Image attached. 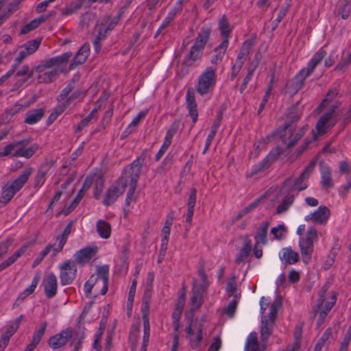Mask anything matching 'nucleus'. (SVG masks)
I'll return each mask as SVG.
<instances>
[{
    "mask_svg": "<svg viewBox=\"0 0 351 351\" xmlns=\"http://www.w3.org/2000/svg\"><path fill=\"white\" fill-rule=\"evenodd\" d=\"M302 115V109L299 104L292 106L288 110L287 119L282 129L280 130V138L287 149H291L295 145L297 142L303 136L308 130V126H303L298 132L293 134L296 128V122Z\"/></svg>",
    "mask_w": 351,
    "mask_h": 351,
    "instance_id": "nucleus-1",
    "label": "nucleus"
},
{
    "mask_svg": "<svg viewBox=\"0 0 351 351\" xmlns=\"http://www.w3.org/2000/svg\"><path fill=\"white\" fill-rule=\"evenodd\" d=\"M326 51L323 49H319L308 62L307 67L302 69L296 76L289 82V87L292 93H297L304 85L305 79L309 76L315 70L317 64L326 56Z\"/></svg>",
    "mask_w": 351,
    "mask_h": 351,
    "instance_id": "nucleus-2",
    "label": "nucleus"
},
{
    "mask_svg": "<svg viewBox=\"0 0 351 351\" xmlns=\"http://www.w3.org/2000/svg\"><path fill=\"white\" fill-rule=\"evenodd\" d=\"M30 143L29 139H23L21 141L12 142L3 147V150L0 152V158L11 156L12 157H24L30 158L38 149V144H33L31 147L25 148Z\"/></svg>",
    "mask_w": 351,
    "mask_h": 351,
    "instance_id": "nucleus-3",
    "label": "nucleus"
},
{
    "mask_svg": "<svg viewBox=\"0 0 351 351\" xmlns=\"http://www.w3.org/2000/svg\"><path fill=\"white\" fill-rule=\"evenodd\" d=\"M211 33V29L209 27L204 26L201 28L195 40V43L191 47L188 56L184 59V63L191 66L196 60L201 58L203 54V50L208 41Z\"/></svg>",
    "mask_w": 351,
    "mask_h": 351,
    "instance_id": "nucleus-4",
    "label": "nucleus"
},
{
    "mask_svg": "<svg viewBox=\"0 0 351 351\" xmlns=\"http://www.w3.org/2000/svg\"><path fill=\"white\" fill-rule=\"evenodd\" d=\"M316 160L311 161L308 165L303 170L295 180L289 178L283 182V188L290 191H301L308 187L306 180L315 168Z\"/></svg>",
    "mask_w": 351,
    "mask_h": 351,
    "instance_id": "nucleus-5",
    "label": "nucleus"
},
{
    "mask_svg": "<svg viewBox=\"0 0 351 351\" xmlns=\"http://www.w3.org/2000/svg\"><path fill=\"white\" fill-rule=\"evenodd\" d=\"M216 83V73L215 69L207 68L200 75L197 84V92L202 96L212 92Z\"/></svg>",
    "mask_w": 351,
    "mask_h": 351,
    "instance_id": "nucleus-6",
    "label": "nucleus"
},
{
    "mask_svg": "<svg viewBox=\"0 0 351 351\" xmlns=\"http://www.w3.org/2000/svg\"><path fill=\"white\" fill-rule=\"evenodd\" d=\"M317 231L314 228H310L307 230L306 236L301 238L299 242L300 252L302 260L305 263H308L311 259L313 252V243L317 239Z\"/></svg>",
    "mask_w": 351,
    "mask_h": 351,
    "instance_id": "nucleus-7",
    "label": "nucleus"
},
{
    "mask_svg": "<svg viewBox=\"0 0 351 351\" xmlns=\"http://www.w3.org/2000/svg\"><path fill=\"white\" fill-rule=\"evenodd\" d=\"M189 318V324L186 328V337L189 339L190 346L192 349H195L199 345L202 339V324H199L197 321L193 320V313H191Z\"/></svg>",
    "mask_w": 351,
    "mask_h": 351,
    "instance_id": "nucleus-8",
    "label": "nucleus"
},
{
    "mask_svg": "<svg viewBox=\"0 0 351 351\" xmlns=\"http://www.w3.org/2000/svg\"><path fill=\"white\" fill-rule=\"evenodd\" d=\"M338 105H339L338 102H336V104H332L329 106L327 112H324L319 117L315 125L317 134L322 136L326 134L335 125V122H332L331 119L335 115V110Z\"/></svg>",
    "mask_w": 351,
    "mask_h": 351,
    "instance_id": "nucleus-9",
    "label": "nucleus"
},
{
    "mask_svg": "<svg viewBox=\"0 0 351 351\" xmlns=\"http://www.w3.org/2000/svg\"><path fill=\"white\" fill-rule=\"evenodd\" d=\"M128 184V181L124 178H121L116 185L110 186L106 191L103 203L105 206H109L113 204L117 198L121 195Z\"/></svg>",
    "mask_w": 351,
    "mask_h": 351,
    "instance_id": "nucleus-10",
    "label": "nucleus"
},
{
    "mask_svg": "<svg viewBox=\"0 0 351 351\" xmlns=\"http://www.w3.org/2000/svg\"><path fill=\"white\" fill-rule=\"evenodd\" d=\"M146 158V150L143 152L139 157H138L134 162L125 169V177L130 178L131 183L137 184L140 175L141 173L142 168Z\"/></svg>",
    "mask_w": 351,
    "mask_h": 351,
    "instance_id": "nucleus-11",
    "label": "nucleus"
},
{
    "mask_svg": "<svg viewBox=\"0 0 351 351\" xmlns=\"http://www.w3.org/2000/svg\"><path fill=\"white\" fill-rule=\"evenodd\" d=\"M60 282L62 285H70L76 277L77 266L74 261L67 260L60 266Z\"/></svg>",
    "mask_w": 351,
    "mask_h": 351,
    "instance_id": "nucleus-12",
    "label": "nucleus"
},
{
    "mask_svg": "<svg viewBox=\"0 0 351 351\" xmlns=\"http://www.w3.org/2000/svg\"><path fill=\"white\" fill-rule=\"evenodd\" d=\"M72 55L71 52H65L60 56L45 60L36 66V71L43 72L47 69H50L53 66L58 67L62 64L68 62Z\"/></svg>",
    "mask_w": 351,
    "mask_h": 351,
    "instance_id": "nucleus-13",
    "label": "nucleus"
},
{
    "mask_svg": "<svg viewBox=\"0 0 351 351\" xmlns=\"http://www.w3.org/2000/svg\"><path fill=\"white\" fill-rule=\"evenodd\" d=\"M72 336L73 330L71 328H66L60 333L51 337L48 344L53 350L59 349L66 345Z\"/></svg>",
    "mask_w": 351,
    "mask_h": 351,
    "instance_id": "nucleus-14",
    "label": "nucleus"
},
{
    "mask_svg": "<svg viewBox=\"0 0 351 351\" xmlns=\"http://www.w3.org/2000/svg\"><path fill=\"white\" fill-rule=\"evenodd\" d=\"M280 154V150L279 148H276L270 152V153L261 162L253 168L250 176L256 175L258 172L267 169L275 160H277Z\"/></svg>",
    "mask_w": 351,
    "mask_h": 351,
    "instance_id": "nucleus-15",
    "label": "nucleus"
},
{
    "mask_svg": "<svg viewBox=\"0 0 351 351\" xmlns=\"http://www.w3.org/2000/svg\"><path fill=\"white\" fill-rule=\"evenodd\" d=\"M330 215L329 208L325 206H320L317 210L306 216V221H312L313 223L322 224L326 223Z\"/></svg>",
    "mask_w": 351,
    "mask_h": 351,
    "instance_id": "nucleus-16",
    "label": "nucleus"
},
{
    "mask_svg": "<svg viewBox=\"0 0 351 351\" xmlns=\"http://www.w3.org/2000/svg\"><path fill=\"white\" fill-rule=\"evenodd\" d=\"M42 285L44 288L45 294L48 298H52L56 295L58 282L54 274L51 273L44 277Z\"/></svg>",
    "mask_w": 351,
    "mask_h": 351,
    "instance_id": "nucleus-17",
    "label": "nucleus"
},
{
    "mask_svg": "<svg viewBox=\"0 0 351 351\" xmlns=\"http://www.w3.org/2000/svg\"><path fill=\"white\" fill-rule=\"evenodd\" d=\"M97 250V247L94 246L86 247L79 250L74 255L75 263L82 265L88 263L96 254Z\"/></svg>",
    "mask_w": 351,
    "mask_h": 351,
    "instance_id": "nucleus-18",
    "label": "nucleus"
},
{
    "mask_svg": "<svg viewBox=\"0 0 351 351\" xmlns=\"http://www.w3.org/2000/svg\"><path fill=\"white\" fill-rule=\"evenodd\" d=\"M90 53V45L84 43L76 53L73 60L69 65V69L72 70L75 66L82 64L85 62Z\"/></svg>",
    "mask_w": 351,
    "mask_h": 351,
    "instance_id": "nucleus-19",
    "label": "nucleus"
},
{
    "mask_svg": "<svg viewBox=\"0 0 351 351\" xmlns=\"http://www.w3.org/2000/svg\"><path fill=\"white\" fill-rule=\"evenodd\" d=\"M53 165V161H46L40 165L35 177V188L40 187L45 183V176L52 167Z\"/></svg>",
    "mask_w": 351,
    "mask_h": 351,
    "instance_id": "nucleus-20",
    "label": "nucleus"
},
{
    "mask_svg": "<svg viewBox=\"0 0 351 351\" xmlns=\"http://www.w3.org/2000/svg\"><path fill=\"white\" fill-rule=\"evenodd\" d=\"M320 172H321V184L322 186L324 189L332 188L334 183L332 179L331 170L330 167L324 164L320 163Z\"/></svg>",
    "mask_w": 351,
    "mask_h": 351,
    "instance_id": "nucleus-21",
    "label": "nucleus"
},
{
    "mask_svg": "<svg viewBox=\"0 0 351 351\" xmlns=\"http://www.w3.org/2000/svg\"><path fill=\"white\" fill-rule=\"evenodd\" d=\"M265 343L261 346L259 344L256 332H251L246 340L245 351H265Z\"/></svg>",
    "mask_w": 351,
    "mask_h": 351,
    "instance_id": "nucleus-22",
    "label": "nucleus"
},
{
    "mask_svg": "<svg viewBox=\"0 0 351 351\" xmlns=\"http://www.w3.org/2000/svg\"><path fill=\"white\" fill-rule=\"evenodd\" d=\"M47 326V322L41 324L40 328L34 332L31 343L26 346L23 351H33L36 348L45 332Z\"/></svg>",
    "mask_w": 351,
    "mask_h": 351,
    "instance_id": "nucleus-23",
    "label": "nucleus"
},
{
    "mask_svg": "<svg viewBox=\"0 0 351 351\" xmlns=\"http://www.w3.org/2000/svg\"><path fill=\"white\" fill-rule=\"evenodd\" d=\"M274 323L269 320H267V316L263 315L261 317V339L263 343H266L269 337L271 335L273 332Z\"/></svg>",
    "mask_w": 351,
    "mask_h": 351,
    "instance_id": "nucleus-24",
    "label": "nucleus"
},
{
    "mask_svg": "<svg viewBox=\"0 0 351 351\" xmlns=\"http://www.w3.org/2000/svg\"><path fill=\"white\" fill-rule=\"evenodd\" d=\"M33 75L34 70L31 69L27 64L23 65L15 74V77H21V78L16 81L14 86L17 88L22 86L29 79L33 77Z\"/></svg>",
    "mask_w": 351,
    "mask_h": 351,
    "instance_id": "nucleus-25",
    "label": "nucleus"
},
{
    "mask_svg": "<svg viewBox=\"0 0 351 351\" xmlns=\"http://www.w3.org/2000/svg\"><path fill=\"white\" fill-rule=\"evenodd\" d=\"M182 8V1H179V2L176 5V6L171 10H170L167 17L162 21V23L158 28L155 37H156L159 34L161 33V32L163 29H165L167 27H168L170 25L171 22L174 20L176 15L181 12Z\"/></svg>",
    "mask_w": 351,
    "mask_h": 351,
    "instance_id": "nucleus-26",
    "label": "nucleus"
},
{
    "mask_svg": "<svg viewBox=\"0 0 351 351\" xmlns=\"http://www.w3.org/2000/svg\"><path fill=\"white\" fill-rule=\"evenodd\" d=\"M97 275L96 276H98L99 280H101L102 282L103 287L100 291V293L104 295L108 291L109 266L105 265L98 267L97 269Z\"/></svg>",
    "mask_w": 351,
    "mask_h": 351,
    "instance_id": "nucleus-27",
    "label": "nucleus"
},
{
    "mask_svg": "<svg viewBox=\"0 0 351 351\" xmlns=\"http://www.w3.org/2000/svg\"><path fill=\"white\" fill-rule=\"evenodd\" d=\"M218 27L220 31L221 35L223 38L222 42L226 41V44L228 45L230 34L232 31V28L225 15H223L222 17L219 19Z\"/></svg>",
    "mask_w": 351,
    "mask_h": 351,
    "instance_id": "nucleus-28",
    "label": "nucleus"
},
{
    "mask_svg": "<svg viewBox=\"0 0 351 351\" xmlns=\"http://www.w3.org/2000/svg\"><path fill=\"white\" fill-rule=\"evenodd\" d=\"M96 230L100 237L107 239L111 235V225L105 220L99 219L96 223Z\"/></svg>",
    "mask_w": 351,
    "mask_h": 351,
    "instance_id": "nucleus-29",
    "label": "nucleus"
},
{
    "mask_svg": "<svg viewBox=\"0 0 351 351\" xmlns=\"http://www.w3.org/2000/svg\"><path fill=\"white\" fill-rule=\"evenodd\" d=\"M269 225V222L267 221H263L261 223L255 235L256 244L261 243L265 245L267 243V235Z\"/></svg>",
    "mask_w": 351,
    "mask_h": 351,
    "instance_id": "nucleus-30",
    "label": "nucleus"
},
{
    "mask_svg": "<svg viewBox=\"0 0 351 351\" xmlns=\"http://www.w3.org/2000/svg\"><path fill=\"white\" fill-rule=\"evenodd\" d=\"M196 195L197 189L195 188H192L189 195L187 203L186 221L188 223H191L192 221V217L194 213V208L196 203Z\"/></svg>",
    "mask_w": 351,
    "mask_h": 351,
    "instance_id": "nucleus-31",
    "label": "nucleus"
},
{
    "mask_svg": "<svg viewBox=\"0 0 351 351\" xmlns=\"http://www.w3.org/2000/svg\"><path fill=\"white\" fill-rule=\"evenodd\" d=\"M27 245H22L14 254L8 257L6 260L0 264V271H3L10 265L13 264L19 257H21L26 251Z\"/></svg>",
    "mask_w": 351,
    "mask_h": 351,
    "instance_id": "nucleus-32",
    "label": "nucleus"
},
{
    "mask_svg": "<svg viewBox=\"0 0 351 351\" xmlns=\"http://www.w3.org/2000/svg\"><path fill=\"white\" fill-rule=\"evenodd\" d=\"M228 46V45H227L226 41H225L221 42V44L215 48V52L216 54L210 60L212 64H218L221 62Z\"/></svg>",
    "mask_w": 351,
    "mask_h": 351,
    "instance_id": "nucleus-33",
    "label": "nucleus"
},
{
    "mask_svg": "<svg viewBox=\"0 0 351 351\" xmlns=\"http://www.w3.org/2000/svg\"><path fill=\"white\" fill-rule=\"evenodd\" d=\"M23 108V105L16 104L11 108L7 109L1 117V122L2 123H8L14 115L16 114L18 112L22 110Z\"/></svg>",
    "mask_w": 351,
    "mask_h": 351,
    "instance_id": "nucleus-34",
    "label": "nucleus"
},
{
    "mask_svg": "<svg viewBox=\"0 0 351 351\" xmlns=\"http://www.w3.org/2000/svg\"><path fill=\"white\" fill-rule=\"evenodd\" d=\"M41 73L38 75V81L41 83H51L54 81L59 73V69L58 68H54L50 71L45 72V70L43 72H38Z\"/></svg>",
    "mask_w": 351,
    "mask_h": 351,
    "instance_id": "nucleus-35",
    "label": "nucleus"
},
{
    "mask_svg": "<svg viewBox=\"0 0 351 351\" xmlns=\"http://www.w3.org/2000/svg\"><path fill=\"white\" fill-rule=\"evenodd\" d=\"M282 261H285L286 263L289 265L297 263L299 260V255L296 252H294L291 247L284 248L282 250Z\"/></svg>",
    "mask_w": 351,
    "mask_h": 351,
    "instance_id": "nucleus-36",
    "label": "nucleus"
},
{
    "mask_svg": "<svg viewBox=\"0 0 351 351\" xmlns=\"http://www.w3.org/2000/svg\"><path fill=\"white\" fill-rule=\"evenodd\" d=\"M302 326H297L294 331V342L292 345H289L284 351H298L300 347V339L302 338Z\"/></svg>",
    "mask_w": 351,
    "mask_h": 351,
    "instance_id": "nucleus-37",
    "label": "nucleus"
},
{
    "mask_svg": "<svg viewBox=\"0 0 351 351\" xmlns=\"http://www.w3.org/2000/svg\"><path fill=\"white\" fill-rule=\"evenodd\" d=\"M43 116L44 110L42 108L35 109L27 114L24 122L29 125H33L38 123Z\"/></svg>",
    "mask_w": 351,
    "mask_h": 351,
    "instance_id": "nucleus-38",
    "label": "nucleus"
},
{
    "mask_svg": "<svg viewBox=\"0 0 351 351\" xmlns=\"http://www.w3.org/2000/svg\"><path fill=\"white\" fill-rule=\"evenodd\" d=\"M252 250V245L251 241L250 240H246L244 245L241 249L239 253L238 254L235 262L238 264L241 263L245 261V259L249 256L250 252Z\"/></svg>",
    "mask_w": 351,
    "mask_h": 351,
    "instance_id": "nucleus-39",
    "label": "nucleus"
},
{
    "mask_svg": "<svg viewBox=\"0 0 351 351\" xmlns=\"http://www.w3.org/2000/svg\"><path fill=\"white\" fill-rule=\"evenodd\" d=\"M254 45V43L252 40H245L243 43L237 58H238V59H242L243 60H246Z\"/></svg>",
    "mask_w": 351,
    "mask_h": 351,
    "instance_id": "nucleus-40",
    "label": "nucleus"
},
{
    "mask_svg": "<svg viewBox=\"0 0 351 351\" xmlns=\"http://www.w3.org/2000/svg\"><path fill=\"white\" fill-rule=\"evenodd\" d=\"M41 43V38H38L27 42L20 47L24 50L27 54H33L38 48Z\"/></svg>",
    "mask_w": 351,
    "mask_h": 351,
    "instance_id": "nucleus-41",
    "label": "nucleus"
},
{
    "mask_svg": "<svg viewBox=\"0 0 351 351\" xmlns=\"http://www.w3.org/2000/svg\"><path fill=\"white\" fill-rule=\"evenodd\" d=\"M339 92V90L337 88L329 90L326 97L323 99L319 106L318 107V109L322 110L328 106L329 107L330 106V104L337 96Z\"/></svg>",
    "mask_w": 351,
    "mask_h": 351,
    "instance_id": "nucleus-42",
    "label": "nucleus"
},
{
    "mask_svg": "<svg viewBox=\"0 0 351 351\" xmlns=\"http://www.w3.org/2000/svg\"><path fill=\"white\" fill-rule=\"evenodd\" d=\"M45 21L44 16L34 19L26 24L21 30V34H26L28 32L36 29L42 23Z\"/></svg>",
    "mask_w": 351,
    "mask_h": 351,
    "instance_id": "nucleus-43",
    "label": "nucleus"
},
{
    "mask_svg": "<svg viewBox=\"0 0 351 351\" xmlns=\"http://www.w3.org/2000/svg\"><path fill=\"white\" fill-rule=\"evenodd\" d=\"M294 200V195H287L285 199L282 200L281 204L278 206L276 208V213L277 215H280L285 211H287L289 206L293 204Z\"/></svg>",
    "mask_w": 351,
    "mask_h": 351,
    "instance_id": "nucleus-44",
    "label": "nucleus"
},
{
    "mask_svg": "<svg viewBox=\"0 0 351 351\" xmlns=\"http://www.w3.org/2000/svg\"><path fill=\"white\" fill-rule=\"evenodd\" d=\"M191 313L198 309L202 304V295L198 290L193 291V296L191 298Z\"/></svg>",
    "mask_w": 351,
    "mask_h": 351,
    "instance_id": "nucleus-45",
    "label": "nucleus"
},
{
    "mask_svg": "<svg viewBox=\"0 0 351 351\" xmlns=\"http://www.w3.org/2000/svg\"><path fill=\"white\" fill-rule=\"evenodd\" d=\"M101 105H99L97 108H95L90 113L83 119L77 125L76 132L81 131L84 127H86L91 119L96 117V113L100 109Z\"/></svg>",
    "mask_w": 351,
    "mask_h": 351,
    "instance_id": "nucleus-46",
    "label": "nucleus"
},
{
    "mask_svg": "<svg viewBox=\"0 0 351 351\" xmlns=\"http://www.w3.org/2000/svg\"><path fill=\"white\" fill-rule=\"evenodd\" d=\"M109 21V16H105L101 22L99 24H97L96 26V29L97 30V36L105 39L107 36L108 33L109 32L108 30L106 29V25L108 23Z\"/></svg>",
    "mask_w": 351,
    "mask_h": 351,
    "instance_id": "nucleus-47",
    "label": "nucleus"
},
{
    "mask_svg": "<svg viewBox=\"0 0 351 351\" xmlns=\"http://www.w3.org/2000/svg\"><path fill=\"white\" fill-rule=\"evenodd\" d=\"M171 228L167 226H163L162 232L163 234V237L162 239L161 248L160 250V256H164L165 252L167 250L168 241H169V235L170 234Z\"/></svg>",
    "mask_w": 351,
    "mask_h": 351,
    "instance_id": "nucleus-48",
    "label": "nucleus"
},
{
    "mask_svg": "<svg viewBox=\"0 0 351 351\" xmlns=\"http://www.w3.org/2000/svg\"><path fill=\"white\" fill-rule=\"evenodd\" d=\"M82 4L80 1H72L68 6L62 10V15L67 16L75 13L81 8Z\"/></svg>",
    "mask_w": 351,
    "mask_h": 351,
    "instance_id": "nucleus-49",
    "label": "nucleus"
},
{
    "mask_svg": "<svg viewBox=\"0 0 351 351\" xmlns=\"http://www.w3.org/2000/svg\"><path fill=\"white\" fill-rule=\"evenodd\" d=\"M287 232V228L283 224H279L276 227L271 229V233L274 235V239L280 240L282 239Z\"/></svg>",
    "mask_w": 351,
    "mask_h": 351,
    "instance_id": "nucleus-50",
    "label": "nucleus"
},
{
    "mask_svg": "<svg viewBox=\"0 0 351 351\" xmlns=\"http://www.w3.org/2000/svg\"><path fill=\"white\" fill-rule=\"evenodd\" d=\"M324 300L323 298V295H320V298L319 299V302L317 305V311H319V318L317 322V326H321L323 324V322L325 319V317H326V315L328 314V313H326V311H322L321 310V308H322V306L324 304Z\"/></svg>",
    "mask_w": 351,
    "mask_h": 351,
    "instance_id": "nucleus-51",
    "label": "nucleus"
},
{
    "mask_svg": "<svg viewBox=\"0 0 351 351\" xmlns=\"http://www.w3.org/2000/svg\"><path fill=\"white\" fill-rule=\"evenodd\" d=\"M129 185H130V189L128 191L126 198H125V204H126L127 207L130 206V203L132 200L136 199L135 191H136V184L130 182Z\"/></svg>",
    "mask_w": 351,
    "mask_h": 351,
    "instance_id": "nucleus-52",
    "label": "nucleus"
},
{
    "mask_svg": "<svg viewBox=\"0 0 351 351\" xmlns=\"http://www.w3.org/2000/svg\"><path fill=\"white\" fill-rule=\"evenodd\" d=\"M53 245L48 244L45 248L38 254L37 258L34 260L33 263V267H35L38 265H39L43 258L50 252L53 247Z\"/></svg>",
    "mask_w": 351,
    "mask_h": 351,
    "instance_id": "nucleus-53",
    "label": "nucleus"
},
{
    "mask_svg": "<svg viewBox=\"0 0 351 351\" xmlns=\"http://www.w3.org/2000/svg\"><path fill=\"white\" fill-rule=\"evenodd\" d=\"M28 56L29 55L27 54L24 50H22L21 47H19L18 56L14 58V63L12 67L16 71L17 68L21 64L23 60Z\"/></svg>",
    "mask_w": 351,
    "mask_h": 351,
    "instance_id": "nucleus-54",
    "label": "nucleus"
},
{
    "mask_svg": "<svg viewBox=\"0 0 351 351\" xmlns=\"http://www.w3.org/2000/svg\"><path fill=\"white\" fill-rule=\"evenodd\" d=\"M280 303L274 302L269 309V316L267 317V320H269L272 322V323L275 324L276 317L277 315V312L278 311V308L280 306Z\"/></svg>",
    "mask_w": 351,
    "mask_h": 351,
    "instance_id": "nucleus-55",
    "label": "nucleus"
},
{
    "mask_svg": "<svg viewBox=\"0 0 351 351\" xmlns=\"http://www.w3.org/2000/svg\"><path fill=\"white\" fill-rule=\"evenodd\" d=\"M256 67V64L253 66L252 68L248 69L247 74L243 80V83L240 87V92L242 93L246 88L247 84L251 80L253 73Z\"/></svg>",
    "mask_w": 351,
    "mask_h": 351,
    "instance_id": "nucleus-56",
    "label": "nucleus"
},
{
    "mask_svg": "<svg viewBox=\"0 0 351 351\" xmlns=\"http://www.w3.org/2000/svg\"><path fill=\"white\" fill-rule=\"evenodd\" d=\"M99 280L98 276L93 275L84 285V291L86 294H89L92 289L96 285Z\"/></svg>",
    "mask_w": 351,
    "mask_h": 351,
    "instance_id": "nucleus-57",
    "label": "nucleus"
},
{
    "mask_svg": "<svg viewBox=\"0 0 351 351\" xmlns=\"http://www.w3.org/2000/svg\"><path fill=\"white\" fill-rule=\"evenodd\" d=\"M178 128L179 123L174 121L168 129L165 139L171 142L172 138L177 132Z\"/></svg>",
    "mask_w": 351,
    "mask_h": 351,
    "instance_id": "nucleus-58",
    "label": "nucleus"
},
{
    "mask_svg": "<svg viewBox=\"0 0 351 351\" xmlns=\"http://www.w3.org/2000/svg\"><path fill=\"white\" fill-rule=\"evenodd\" d=\"M237 301L236 300H232L226 308H224L223 313L229 317H232L235 313L237 306Z\"/></svg>",
    "mask_w": 351,
    "mask_h": 351,
    "instance_id": "nucleus-59",
    "label": "nucleus"
},
{
    "mask_svg": "<svg viewBox=\"0 0 351 351\" xmlns=\"http://www.w3.org/2000/svg\"><path fill=\"white\" fill-rule=\"evenodd\" d=\"M104 188V180L99 178L95 184V190H94V197L96 199H98L100 196L101 191Z\"/></svg>",
    "mask_w": 351,
    "mask_h": 351,
    "instance_id": "nucleus-60",
    "label": "nucleus"
},
{
    "mask_svg": "<svg viewBox=\"0 0 351 351\" xmlns=\"http://www.w3.org/2000/svg\"><path fill=\"white\" fill-rule=\"evenodd\" d=\"M136 280H134L132 282V284L130 287L129 294H128V307L130 306V308L132 306V303L134 302V295L136 292Z\"/></svg>",
    "mask_w": 351,
    "mask_h": 351,
    "instance_id": "nucleus-61",
    "label": "nucleus"
},
{
    "mask_svg": "<svg viewBox=\"0 0 351 351\" xmlns=\"http://www.w3.org/2000/svg\"><path fill=\"white\" fill-rule=\"evenodd\" d=\"M351 341V332L348 331L344 336L341 343L339 351H348L350 342Z\"/></svg>",
    "mask_w": 351,
    "mask_h": 351,
    "instance_id": "nucleus-62",
    "label": "nucleus"
},
{
    "mask_svg": "<svg viewBox=\"0 0 351 351\" xmlns=\"http://www.w3.org/2000/svg\"><path fill=\"white\" fill-rule=\"evenodd\" d=\"M186 106H197L194 90L191 88L188 89L186 96Z\"/></svg>",
    "mask_w": 351,
    "mask_h": 351,
    "instance_id": "nucleus-63",
    "label": "nucleus"
},
{
    "mask_svg": "<svg viewBox=\"0 0 351 351\" xmlns=\"http://www.w3.org/2000/svg\"><path fill=\"white\" fill-rule=\"evenodd\" d=\"M339 12L343 19L351 18V7L339 6Z\"/></svg>",
    "mask_w": 351,
    "mask_h": 351,
    "instance_id": "nucleus-64",
    "label": "nucleus"
}]
</instances>
